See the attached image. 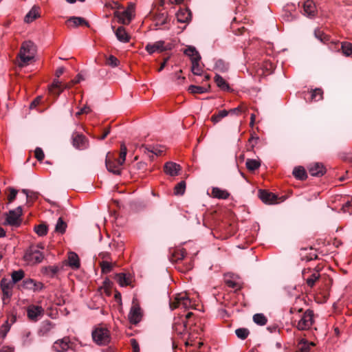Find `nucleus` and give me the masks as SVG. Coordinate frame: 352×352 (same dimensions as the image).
Here are the masks:
<instances>
[{
  "instance_id": "nucleus-1",
  "label": "nucleus",
  "mask_w": 352,
  "mask_h": 352,
  "mask_svg": "<svg viewBox=\"0 0 352 352\" xmlns=\"http://www.w3.org/2000/svg\"><path fill=\"white\" fill-rule=\"evenodd\" d=\"M36 53V47L30 41H24L17 55L19 58V66L22 67L30 64L34 59Z\"/></svg>"
},
{
  "instance_id": "nucleus-2",
  "label": "nucleus",
  "mask_w": 352,
  "mask_h": 352,
  "mask_svg": "<svg viewBox=\"0 0 352 352\" xmlns=\"http://www.w3.org/2000/svg\"><path fill=\"white\" fill-rule=\"evenodd\" d=\"M169 306L171 310H174L178 307H182L184 309H187L192 307V305L187 294L182 293L176 294L173 299L170 298Z\"/></svg>"
},
{
  "instance_id": "nucleus-3",
  "label": "nucleus",
  "mask_w": 352,
  "mask_h": 352,
  "mask_svg": "<svg viewBox=\"0 0 352 352\" xmlns=\"http://www.w3.org/2000/svg\"><path fill=\"white\" fill-rule=\"evenodd\" d=\"M92 338L99 345L107 344L111 340L109 331L103 327H96L92 332Z\"/></svg>"
},
{
  "instance_id": "nucleus-4",
  "label": "nucleus",
  "mask_w": 352,
  "mask_h": 352,
  "mask_svg": "<svg viewBox=\"0 0 352 352\" xmlns=\"http://www.w3.org/2000/svg\"><path fill=\"white\" fill-rule=\"evenodd\" d=\"M135 12V5L130 3L126 10L120 12L116 11L115 16L118 18V21L123 25H128L132 20L133 13Z\"/></svg>"
},
{
  "instance_id": "nucleus-5",
  "label": "nucleus",
  "mask_w": 352,
  "mask_h": 352,
  "mask_svg": "<svg viewBox=\"0 0 352 352\" xmlns=\"http://www.w3.org/2000/svg\"><path fill=\"white\" fill-rule=\"evenodd\" d=\"M150 15L153 21L155 22V26L163 25L168 23V12L166 11H164V9L155 8V10L150 12Z\"/></svg>"
},
{
  "instance_id": "nucleus-6",
  "label": "nucleus",
  "mask_w": 352,
  "mask_h": 352,
  "mask_svg": "<svg viewBox=\"0 0 352 352\" xmlns=\"http://www.w3.org/2000/svg\"><path fill=\"white\" fill-rule=\"evenodd\" d=\"M22 215V208L19 206L15 210H10L7 214L6 221L7 224L13 226L19 227L21 224L22 219L21 218Z\"/></svg>"
},
{
  "instance_id": "nucleus-7",
  "label": "nucleus",
  "mask_w": 352,
  "mask_h": 352,
  "mask_svg": "<svg viewBox=\"0 0 352 352\" xmlns=\"http://www.w3.org/2000/svg\"><path fill=\"white\" fill-rule=\"evenodd\" d=\"M105 165L107 169L110 173L114 175H120L122 164L118 162L117 159L114 158L113 155L110 153H108L106 155Z\"/></svg>"
},
{
  "instance_id": "nucleus-8",
  "label": "nucleus",
  "mask_w": 352,
  "mask_h": 352,
  "mask_svg": "<svg viewBox=\"0 0 352 352\" xmlns=\"http://www.w3.org/2000/svg\"><path fill=\"white\" fill-rule=\"evenodd\" d=\"M314 36L321 43L324 44L329 43V47L331 50H340V48L338 47L339 43L338 42L331 41L330 36L325 34L323 30L320 29L315 30Z\"/></svg>"
},
{
  "instance_id": "nucleus-9",
  "label": "nucleus",
  "mask_w": 352,
  "mask_h": 352,
  "mask_svg": "<svg viewBox=\"0 0 352 352\" xmlns=\"http://www.w3.org/2000/svg\"><path fill=\"white\" fill-rule=\"evenodd\" d=\"M44 258L41 252L37 248L30 247L25 253L24 259L26 261L32 262L34 263H41Z\"/></svg>"
},
{
  "instance_id": "nucleus-10",
  "label": "nucleus",
  "mask_w": 352,
  "mask_h": 352,
  "mask_svg": "<svg viewBox=\"0 0 352 352\" xmlns=\"http://www.w3.org/2000/svg\"><path fill=\"white\" fill-rule=\"evenodd\" d=\"M72 145L78 150H85L89 147V140L82 133H74L72 136Z\"/></svg>"
},
{
  "instance_id": "nucleus-11",
  "label": "nucleus",
  "mask_w": 352,
  "mask_h": 352,
  "mask_svg": "<svg viewBox=\"0 0 352 352\" xmlns=\"http://www.w3.org/2000/svg\"><path fill=\"white\" fill-rule=\"evenodd\" d=\"M173 329L178 336H184L188 333V323L181 317L175 318L173 323Z\"/></svg>"
},
{
  "instance_id": "nucleus-12",
  "label": "nucleus",
  "mask_w": 352,
  "mask_h": 352,
  "mask_svg": "<svg viewBox=\"0 0 352 352\" xmlns=\"http://www.w3.org/2000/svg\"><path fill=\"white\" fill-rule=\"evenodd\" d=\"M313 311L307 310L302 318L298 321L297 328L299 330H306L311 327L313 324Z\"/></svg>"
},
{
  "instance_id": "nucleus-13",
  "label": "nucleus",
  "mask_w": 352,
  "mask_h": 352,
  "mask_svg": "<svg viewBox=\"0 0 352 352\" xmlns=\"http://www.w3.org/2000/svg\"><path fill=\"white\" fill-rule=\"evenodd\" d=\"M146 50L149 54H153L155 52H164L167 51L171 49V45L167 44L165 45V42L164 41H159L154 43H148L146 45Z\"/></svg>"
},
{
  "instance_id": "nucleus-14",
  "label": "nucleus",
  "mask_w": 352,
  "mask_h": 352,
  "mask_svg": "<svg viewBox=\"0 0 352 352\" xmlns=\"http://www.w3.org/2000/svg\"><path fill=\"white\" fill-rule=\"evenodd\" d=\"M142 317V313L140 307L138 304L133 302V305L129 311L128 318L131 324H137Z\"/></svg>"
},
{
  "instance_id": "nucleus-15",
  "label": "nucleus",
  "mask_w": 352,
  "mask_h": 352,
  "mask_svg": "<svg viewBox=\"0 0 352 352\" xmlns=\"http://www.w3.org/2000/svg\"><path fill=\"white\" fill-rule=\"evenodd\" d=\"M43 313L44 309L41 306L32 305L27 309L28 317L31 321H37Z\"/></svg>"
},
{
  "instance_id": "nucleus-16",
  "label": "nucleus",
  "mask_w": 352,
  "mask_h": 352,
  "mask_svg": "<svg viewBox=\"0 0 352 352\" xmlns=\"http://www.w3.org/2000/svg\"><path fill=\"white\" fill-rule=\"evenodd\" d=\"M13 286V283L6 278H3L1 280V287L3 293V301H5L6 298L9 299L12 296Z\"/></svg>"
},
{
  "instance_id": "nucleus-17",
  "label": "nucleus",
  "mask_w": 352,
  "mask_h": 352,
  "mask_svg": "<svg viewBox=\"0 0 352 352\" xmlns=\"http://www.w3.org/2000/svg\"><path fill=\"white\" fill-rule=\"evenodd\" d=\"M176 17L178 22L188 23L192 20V12L187 8H180L176 13Z\"/></svg>"
},
{
  "instance_id": "nucleus-18",
  "label": "nucleus",
  "mask_w": 352,
  "mask_h": 352,
  "mask_svg": "<svg viewBox=\"0 0 352 352\" xmlns=\"http://www.w3.org/2000/svg\"><path fill=\"white\" fill-rule=\"evenodd\" d=\"M309 172L312 176L321 177L326 173V168L322 163L316 162L308 167Z\"/></svg>"
},
{
  "instance_id": "nucleus-19",
  "label": "nucleus",
  "mask_w": 352,
  "mask_h": 352,
  "mask_svg": "<svg viewBox=\"0 0 352 352\" xmlns=\"http://www.w3.org/2000/svg\"><path fill=\"white\" fill-rule=\"evenodd\" d=\"M258 197L266 204H273L277 202V196L265 190L258 191Z\"/></svg>"
},
{
  "instance_id": "nucleus-20",
  "label": "nucleus",
  "mask_w": 352,
  "mask_h": 352,
  "mask_svg": "<svg viewBox=\"0 0 352 352\" xmlns=\"http://www.w3.org/2000/svg\"><path fill=\"white\" fill-rule=\"evenodd\" d=\"M70 340L69 337H65L61 340L56 341L52 348L57 352H65L69 348Z\"/></svg>"
},
{
  "instance_id": "nucleus-21",
  "label": "nucleus",
  "mask_w": 352,
  "mask_h": 352,
  "mask_svg": "<svg viewBox=\"0 0 352 352\" xmlns=\"http://www.w3.org/2000/svg\"><path fill=\"white\" fill-rule=\"evenodd\" d=\"M66 24L69 27L77 28L79 25H85L89 27V23L82 17L80 16H71L67 21Z\"/></svg>"
},
{
  "instance_id": "nucleus-22",
  "label": "nucleus",
  "mask_w": 352,
  "mask_h": 352,
  "mask_svg": "<svg viewBox=\"0 0 352 352\" xmlns=\"http://www.w3.org/2000/svg\"><path fill=\"white\" fill-rule=\"evenodd\" d=\"M164 170L166 174L171 176H175L178 175L180 170V166L176 163L168 162L164 164Z\"/></svg>"
},
{
  "instance_id": "nucleus-23",
  "label": "nucleus",
  "mask_w": 352,
  "mask_h": 352,
  "mask_svg": "<svg viewBox=\"0 0 352 352\" xmlns=\"http://www.w3.org/2000/svg\"><path fill=\"white\" fill-rule=\"evenodd\" d=\"M304 14L308 16H314L315 15L316 9L315 3L311 0H307L303 4Z\"/></svg>"
},
{
  "instance_id": "nucleus-24",
  "label": "nucleus",
  "mask_w": 352,
  "mask_h": 352,
  "mask_svg": "<svg viewBox=\"0 0 352 352\" xmlns=\"http://www.w3.org/2000/svg\"><path fill=\"white\" fill-rule=\"evenodd\" d=\"M311 274L306 278V276H302L304 280H305L307 285L313 288L316 284V283L319 280V279L321 277V275L320 273L318 272H310Z\"/></svg>"
},
{
  "instance_id": "nucleus-25",
  "label": "nucleus",
  "mask_w": 352,
  "mask_h": 352,
  "mask_svg": "<svg viewBox=\"0 0 352 352\" xmlns=\"http://www.w3.org/2000/svg\"><path fill=\"white\" fill-rule=\"evenodd\" d=\"M211 193L213 197L222 199H226L230 196V193L227 190H222L217 187L212 188Z\"/></svg>"
},
{
  "instance_id": "nucleus-26",
  "label": "nucleus",
  "mask_w": 352,
  "mask_h": 352,
  "mask_svg": "<svg viewBox=\"0 0 352 352\" xmlns=\"http://www.w3.org/2000/svg\"><path fill=\"white\" fill-rule=\"evenodd\" d=\"M115 34L117 38L123 43H126L129 41L130 36L126 32L125 29L123 27H119L116 31Z\"/></svg>"
},
{
  "instance_id": "nucleus-27",
  "label": "nucleus",
  "mask_w": 352,
  "mask_h": 352,
  "mask_svg": "<svg viewBox=\"0 0 352 352\" xmlns=\"http://www.w3.org/2000/svg\"><path fill=\"white\" fill-rule=\"evenodd\" d=\"M311 346H314V343L302 339L297 345V351L296 352H309Z\"/></svg>"
},
{
  "instance_id": "nucleus-28",
  "label": "nucleus",
  "mask_w": 352,
  "mask_h": 352,
  "mask_svg": "<svg viewBox=\"0 0 352 352\" xmlns=\"http://www.w3.org/2000/svg\"><path fill=\"white\" fill-rule=\"evenodd\" d=\"M184 53L190 58L191 62H192V60H197V58L201 60V56L195 47L188 46Z\"/></svg>"
},
{
  "instance_id": "nucleus-29",
  "label": "nucleus",
  "mask_w": 352,
  "mask_h": 352,
  "mask_svg": "<svg viewBox=\"0 0 352 352\" xmlns=\"http://www.w3.org/2000/svg\"><path fill=\"white\" fill-rule=\"evenodd\" d=\"M294 176L300 180H305L307 178V174L302 166H296L293 170Z\"/></svg>"
},
{
  "instance_id": "nucleus-30",
  "label": "nucleus",
  "mask_w": 352,
  "mask_h": 352,
  "mask_svg": "<svg viewBox=\"0 0 352 352\" xmlns=\"http://www.w3.org/2000/svg\"><path fill=\"white\" fill-rule=\"evenodd\" d=\"M39 16V8L34 6L25 17L26 23H31Z\"/></svg>"
},
{
  "instance_id": "nucleus-31",
  "label": "nucleus",
  "mask_w": 352,
  "mask_h": 352,
  "mask_svg": "<svg viewBox=\"0 0 352 352\" xmlns=\"http://www.w3.org/2000/svg\"><path fill=\"white\" fill-rule=\"evenodd\" d=\"M186 254L185 249L175 250L172 253L170 261L172 262H178L179 261H182L185 258Z\"/></svg>"
},
{
  "instance_id": "nucleus-32",
  "label": "nucleus",
  "mask_w": 352,
  "mask_h": 352,
  "mask_svg": "<svg viewBox=\"0 0 352 352\" xmlns=\"http://www.w3.org/2000/svg\"><path fill=\"white\" fill-rule=\"evenodd\" d=\"M69 265L74 269H77L80 267V261L78 255L74 252H69Z\"/></svg>"
},
{
  "instance_id": "nucleus-33",
  "label": "nucleus",
  "mask_w": 352,
  "mask_h": 352,
  "mask_svg": "<svg viewBox=\"0 0 352 352\" xmlns=\"http://www.w3.org/2000/svg\"><path fill=\"white\" fill-rule=\"evenodd\" d=\"M116 280L121 286H126L130 285L131 280L129 276H126L125 274H117L116 275Z\"/></svg>"
},
{
  "instance_id": "nucleus-34",
  "label": "nucleus",
  "mask_w": 352,
  "mask_h": 352,
  "mask_svg": "<svg viewBox=\"0 0 352 352\" xmlns=\"http://www.w3.org/2000/svg\"><path fill=\"white\" fill-rule=\"evenodd\" d=\"M100 267H101L102 273L108 274L112 271L113 266L116 263L112 264L109 261H102L99 263Z\"/></svg>"
},
{
  "instance_id": "nucleus-35",
  "label": "nucleus",
  "mask_w": 352,
  "mask_h": 352,
  "mask_svg": "<svg viewBox=\"0 0 352 352\" xmlns=\"http://www.w3.org/2000/svg\"><path fill=\"white\" fill-rule=\"evenodd\" d=\"M34 230L38 236H43L47 234L48 227L45 223H42L35 226Z\"/></svg>"
},
{
  "instance_id": "nucleus-36",
  "label": "nucleus",
  "mask_w": 352,
  "mask_h": 352,
  "mask_svg": "<svg viewBox=\"0 0 352 352\" xmlns=\"http://www.w3.org/2000/svg\"><path fill=\"white\" fill-rule=\"evenodd\" d=\"M214 81L217 85L223 90H229L230 87L227 82L219 74H216L214 76Z\"/></svg>"
},
{
  "instance_id": "nucleus-37",
  "label": "nucleus",
  "mask_w": 352,
  "mask_h": 352,
  "mask_svg": "<svg viewBox=\"0 0 352 352\" xmlns=\"http://www.w3.org/2000/svg\"><path fill=\"white\" fill-rule=\"evenodd\" d=\"M229 114V111L227 110H221L213 114L211 117V121L216 124L221 121V120L225 117H226Z\"/></svg>"
},
{
  "instance_id": "nucleus-38",
  "label": "nucleus",
  "mask_w": 352,
  "mask_h": 352,
  "mask_svg": "<svg viewBox=\"0 0 352 352\" xmlns=\"http://www.w3.org/2000/svg\"><path fill=\"white\" fill-rule=\"evenodd\" d=\"M67 228V223L62 217L58 218L55 226V232L60 234L65 233Z\"/></svg>"
},
{
  "instance_id": "nucleus-39",
  "label": "nucleus",
  "mask_w": 352,
  "mask_h": 352,
  "mask_svg": "<svg viewBox=\"0 0 352 352\" xmlns=\"http://www.w3.org/2000/svg\"><path fill=\"white\" fill-rule=\"evenodd\" d=\"M25 276V273L22 270H19L17 271L12 272L11 276H12V283L13 284H15L18 283L19 281L21 280Z\"/></svg>"
},
{
  "instance_id": "nucleus-40",
  "label": "nucleus",
  "mask_w": 352,
  "mask_h": 352,
  "mask_svg": "<svg viewBox=\"0 0 352 352\" xmlns=\"http://www.w3.org/2000/svg\"><path fill=\"white\" fill-rule=\"evenodd\" d=\"M340 50L344 55L349 56L352 54V43L349 42H342Z\"/></svg>"
},
{
  "instance_id": "nucleus-41",
  "label": "nucleus",
  "mask_w": 352,
  "mask_h": 352,
  "mask_svg": "<svg viewBox=\"0 0 352 352\" xmlns=\"http://www.w3.org/2000/svg\"><path fill=\"white\" fill-rule=\"evenodd\" d=\"M253 321L256 324L263 326L267 323V319L263 314H256L253 316Z\"/></svg>"
},
{
  "instance_id": "nucleus-42",
  "label": "nucleus",
  "mask_w": 352,
  "mask_h": 352,
  "mask_svg": "<svg viewBox=\"0 0 352 352\" xmlns=\"http://www.w3.org/2000/svg\"><path fill=\"white\" fill-rule=\"evenodd\" d=\"M245 164L247 168L250 171H254L258 169L261 166V164L258 161L251 159L247 160Z\"/></svg>"
},
{
  "instance_id": "nucleus-43",
  "label": "nucleus",
  "mask_w": 352,
  "mask_h": 352,
  "mask_svg": "<svg viewBox=\"0 0 352 352\" xmlns=\"http://www.w3.org/2000/svg\"><path fill=\"white\" fill-rule=\"evenodd\" d=\"M188 91L190 94H203V93L208 92V89H207L204 87H201V86L190 85V86H189Z\"/></svg>"
},
{
  "instance_id": "nucleus-44",
  "label": "nucleus",
  "mask_w": 352,
  "mask_h": 352,
  "mask_svg": "<svg viewBox=\"0 0 352 352\" xmlns=\"http://www.w3.org/2000/svg\"><path fill=\"white\" fill-rule=\"evenodd\" d=\"M186 190V182L182 181L178 183L174 188V194L176 195H183Z\"/></svg>"
},
{
  "instance_id": "nucleus-45",
  "label": "nucleus",
  "mask_w": 352,
  "mask_h": 352,
  "mask_svg": "<svg viewBox=\"0 0 352 352\" xmlns=\"http://www.w3.org/2000/svg\"><path fill=\"white\" fill-rule=\"evenodd\" d=\"M199 60H192V67L191 71L194 75L201 76V68L199 66Z\"/></svg>"
},
{
  "instance_id": "nucleus-46",
  "label": "nucleus",
  "mask_w": 352,
  "mask_h": 352,
  "mask_svg": "<svg viewBox=\"0 0 352 352\" xmlns=\"http://www.w3.org/2000/svg\"><path fill=\"white\" fill-rule=\"evenodd\" d=\"M323 91L320 88H316L313 90L311 96V101H318L322 99L323 98Z\"/></svg>"
},
{
  "instance_id": "nucleus-47",
  "label": "nucleus",
  "mask_w": 352,
  "mask_h": 352,
  "mask_svg": "<svg viewBox=\"0 0 352 352\" xmlns=\"http://www.w3.org/2000/svg\"><path fill=\"white\" fill-rule=\"evenodd\" d=\"M126 153H127L126 146H125V144L124 143H122L120 145L119 158L117 159L118 162H119L123 164L126 160Z\"/></svg>"
},
{
  "instance_id": "nucleus-48",
  "label": "nucleus",
  "mask_w": 352,
  "mask_h": 352,
  "mask_svg": "<svg viewBox=\"0 0 352 352\" xmlns=\"http://www.w3.org/2000/svg\"><path fill=\"white\" fill-rule=\"evenodd\" d=\"M235 333L239 338L245 340L249 336L250 331L246 328H239L235 330Z\"/></svg>"
},
{
  "instance_id": "nucleus-49",
  "label": "nucleus",
  "mask_w": 352,
  "mask_h": 352,
  "mask_svg": "<svg viewBox=\"0 0 352 352\" xmlns=\"http://www.w3.org/2000/svg\"><path fill=\"white\" fill-rule=\"evenodd\" d=\"M35 285V280L32 278H26L23 280L22 283L23 288L29 290H33L34 286Z\"/></svg>"
},
{
  "instance_id": "nucleus-50",
  "label": "nucleus",
  "mask_w": 352,
  "mask_h": 352,
  "mask_svg": "<svg viewBox=\"0 0 352 352\" xmlns=\"http://www.w3.org/2000/svg\"><path fill=\"white\" fill-rule=\"evenodd\" d=\"M246 111L247 107L243 104H241L236 108L230 109L228 111L229 114H235L238 116L241 113L245 112Z\"/></svg>"
},
{
  "instance_id": "nucleus-51",
  "label": "nucleus",
  "mask_w": 352,
  "mask_h": 352,
  "mask_svg": "<svg viewBox=\"0 0 352 352\" xmlns=\"http://www.w3.org/2000/svg\"><path fill=\"white\" fill-rule=\"evenodd\" d=\"M342 210L343 212L352 214V198L348 199L342 206Z\"/></svg>"
},
{
  "instance_id": "nucleus-52",
  "label": "nucleus",
  "mask_w": 352,
  "mask_h": 352,
  "mask_svg": "<svg viewBox=\"0 0 352 352\" xmlns=\"http://www.w3.org/2000/svg\"><path fill=\"white\" fill-rule=\"evenodd\" d=\"M120 63V61L119 60L115 57L113 55H111L107 59V61H106V64L109 65V66H111L113 67H115L116 66H118Z\"/></svg>"
},
{
  "instance_id": "nucleus-53",
  "label": "nucleus",
  "mask_w": 352,
  "mask_h": 352,
  "mask_svg": "<svg viewBox=\"0 0 352 352\" xmlns=\"http://www.w3.org/2000/svg\"><path fill=\"white\" fill-rule=\"evenodd\" d=\"M52 87L54 88V89H60L58 91V92L57 93V95H59L60 94L61 91H63V90L65 89V88H68L69 87V85H65L63 87H62V83L61 82L58 81V80H54V82H53V84H52Z\"/></svg>"
},
{
  "instance_id": "nucleus-54",
  "label": "nucleus",
  "mask_w": 352,
  "mask_h": 352,
  "mask_svg": "<svg viewBox=\"0 0 352 352\" xmlns=\"http://www.w3.org/2000/svg\"><path fill=\"white\" fill-rule=\"evenodd\" d=\"M35 157L38 162H42L45 157V154L41 148L37 147L34 151Z\"/></svg>"
},
{
  "instance_id": "nucleus-55",
  "label": "nucleus",
  "mask_w": 352,
  "mask_h": 352,
  "mask_svg": "<svg viewBox=\"0 0 352 352\" xmlns=\"http://www.w3.org/2000/svg\"><path fill=\"white\" fill-rule=\"evenodd\" d=\"M322 270V267L318 265H317L316 267H314V269L312 268H307V269H304L302 272V276L305 277V276H306L308 273L309 272H318V273H320V271Z\"/></svg>"
},
{
  "instance_id": "nucleus-56",
  "label": "nucleus",
  "mask_w": 352,
  "mask_h": 352,
  "mask_svg": "<svg viewBox=\"0 0 352 352\" xmlns=\"http://www.w3.org/2000/svg\"><path fill=\"white\" fill-rule=\"evenodd\" d=\"M8 189L10 190V194L8 196V200L9 203H11L15 199L18 192L12 188H9Z\"/></svg>"
},
{
  "instance_id": "nucleus-57",
  "label": "nucleus",
  "mask_w": 352,
  "mask_h": 352,
  "mask_svg": "<svg viewBox=\"0 0 352 352\" xmlns=\"http://www.w3.org/2000/svg\"><path fill=\"white\" fill-rule=\"evenodd\" d=\"M145 148L148 151V153H151L157 156L161 155L164 152V150L161 148L153 147L152 149H149L146 147Z\"/></svg>"
},
{
  "instance_id": "nucleus-58",
  "label": "nucleus",
  "mask_w": 352,
  "mask_h": 352,
  "mask_svg": "<svg viewBox=\"0 0 352 352\" xmlns=\"http://www.w3.org/2000/svg\"><path fill=\"white\" fill-rule=\"evenodd\" d=\"M226 284L228 287L233 289H239L241 287L236 282L232 280H226Z\"/></svg>"
},
{
  "instance_id": "nucleus-59",
  "label": "nucleus",
  "mask_w": 352,
  "mask_h": 352,
  "mask_svg": "<svg viewBox=\"0 0 352 352\" xmlns=\"http://www.w3.org/2000/svg\"><path fill=\"white\" fill-rule=\"evenodd\" d=\"M22 192L25 194L28 199H34L37 197V193L34 192H30L27 189H23Z\"/></svg>"
},
{
  "instance_id": "nucleus-60",
  "label": "nucleus",
  "mask_w": 352,
  "mask_h": 352,
  "mask_svg": "<svg viewBox=\"0 0 352 352\" xmlns=\"http://www.w3.org/2000/svg\"><path fill=\"white\" fill-rule=\"evenodd\" d=\"M42 96L36 97L30 104V108L34 109L36 108L42 101Z\"/></svg>"
},
{
  "instance_id": "nucleus-61",
  "label": "nucleus",
  "mask_w": 352,
  "mask_h": 352,
  "mask_svg": "<svg viewBox=\"0 0 352 352\" xmlns=\"http://www.w3.org/2000/svg\"><path fill=\"white\" fill-rule=\"evenodd\" d=\"M131 344L133 349V352H140L139 344L135 339L131 340Z\"/></svg>"
},
{
  "instance_id": "nucleus-62",
  "label": "nucleus",
  "mask_w": 352,
  "mask_h": 352,
  "mask_svg": "<svg viewBox=\"0 0 352 352\" xmlns=\"http://www.w3.org/2000/svg\"><path fill=\"white\" fill-rule=\"evenodd\" d=\"M47 270L52 276H54L59 271V268L57 266H50Z\"/></svg>"
},
{
  "instance_id": "nucleus-63",
  "label": "nucleus",
  "mask_w": 352,
  "mask_h": 352,
  "mask_svg": "<svg viewBox=\"0 0 352 352\" xmlns=\"http://www.w3.org/2000/svg\"><path fill=\"white\" fill-rule=\"evenodd\" d=\"M9 329H10V327H8L7 323L2 325L1 328V333L2 334L3 337L6 336V335L8 333V331H9Z\"/></svg>"
},
{
  "instance_id": "nucleus-64",
  "label": "nucleus",
  "mask_w": 352,
  "mask_h": 352,
  "mask_svg": "<svg viewBox=\"0 0 352 352\" xmlns=\"http://www.w3.org/2000/svg\"><path fill=\"white\" fill-rule=\"evenodd\" d=\"M0 352H14V349L8 346L0 347Z\"/></svg>"
}]
</instances>
